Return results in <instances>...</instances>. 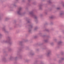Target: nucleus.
Returning <instances> with one entry per match:
<instances>
[{"mask_svg":"<svg viewBox=\"0 0 64 64\" xmlns=\"http://www.w3.org/2000/svg\"><path fill=\"white\" fill-rule=\"evenodd\" d=\"M3 42L4 43H8L10 45H11L12 44L13 41L12 40V38L10 36H8L7 40H3Z\"/></svg>","mask_w":64,"mask_h":64,"instance_id":"f257e3e1","label":"nucleus"},{"mask_svg":"<svg viewBox=\"0 0 64 64\" xmlns=\"http://www.w3.org/2000/svg\"><path fill=\"white\" fill-rule=\"evenodd\" d=\"M29 14L31 17L34 18L35 19V21L36 22H37L38 21L37 20V19H38V17L36 16L35 15V14H34L33 12L31 11L30 12Z\"/></svg>","mask_w":64,"mask_h":64,"instance_id":"f03ea898","label":"nucleus"},{"mask_svg":"<svg viewBox=\"0 0 64 64\" xmlns=\"http://www.w3.org/2000/svg\"><path fill=\"white\" fill-rule=\"evenodd\" d=\"M22 10V8L21 7H20L18 9V11H17V14L20 15H22V14L21 12Z\"/></svg>","mask_w":64,"mask_h":64,"instance_id":"7ed1b4c3","label":"nucleus"},{"mask_svg":"<svg viewBox=\"0 0 64 64\" xmlns=\"http://www.w3.org/2000/svg\"><path fill=\"white\" fill-rule=\"evenodd\" d=\"M51 53V51L50 50H48V52L46 54V56L48 57Z\"/></svg>","mask_w":64,"mask_h":64,"instance_id":"20e7f679","label":"nucleus"},{"mask_svg":"<svg viewBox=\"0 0 64 64\" xmlns=\"http://www.w3.org/2000/svg\"><path fill=\"white\" fill-rule=\"evenodd\" d=\"M1 60L2 62H5L7 61V60H6V58L5 57H2V58Z\"/></svg>","mask_w":64,"mask_h":64,"instance_id":"39448f33","label":"nucleus"},{"mask_svg":"<svg viewBox=\"0 0 64 64\" xmlns=\"http://www.w3.org/2000/svg\"><path fill=\"white\" fill-rule=\"evenodd\" d=\"M64 15V11H61L60 13V14L59 16L62 17L63 15Z\"/></svg>","mask_w":64,"mask_h":64,"instance_id":"423d86ee","label":"nucleus"},{"mask_svg":"<svg viewBox=\"0 0 64 64\" xmlns=\"http://www.w3.org/2000/svg\"><path fill=\"white\" fill-rule=\"evenodd\" d=\"M22 43H23V42L22 41L20 42H18V44L19 45H20L21 46H23L24 45L22 44Z\"/></svg>","mask_w":64,"mask_h":64,"instance_id":"0eeeda50","label":"nucleus"},{"mask_svg":"<svg viewBox=\"0 0 64 64\" xmlns=\"http://www.w3.org/2000/svg\"><path fill=\"white\" fill-rule=\"evenodd\" d=\"M2 29L3 31H4L6 33H8V32L5 29V27H4L2 28Z\"/></svg>","mask_w":64,"mask_h":64,"instance_id":"6e6552de","label":"nucleus"},{"mask_svg":"<svg viewBox=\"0 0 64 64\" xmlns=\"http://www.w3.org/2000/svg\"><path fill=\"white\" fill-rule=\"evenodd\" d=\"M62 43H63L62 41H60L58 42V45H61Z\"/></svg>","mask_w":64,"mask_h":64,"instance_id":"1a4fd4ad","label":"nucleus"},{"mask_svg":"<svg viewBox=\"0 0 64 64\" xmlns=\"http://www.w3.org/2000/svg\"><path fill=\"white\" fill-rule=\"evenodd\" d=\"M39 9L40 10H42V4H40L39 5Z\"/></svg>","mask_w":64,"mask_h":64,"instance_id":"9d476101","label":"nucleus"},{"mask_svg":"<svg viewBox=\"0 0 64 64\" xmlns=\"http://www.w3.org/2000/svg\"><path fill=\"white\" fill-rule=\"evenodd\" d=\"M44 42H45L46 43H47V42H48V38H47L45 40H44Z\"/></svg>","mask_w":64,"mask_h":64,"instance_id":"9b49d317","label":"nucleus"},{"mask_svg":"<svg viewBox=\"0 0 64 64\" xmlns=\"http://www.w3.org/2000/svg\"><path fill=\"white\" fill-rule=\"evenodd\" d=\"M62 62V61L60 59L58 61V63H61Z\"/></svg>","mask_w":64,"mask_h":64,"instance_id":"f8f14e48","label":"nucleus"},{"mask_svg":"<svg viewBox=\"0 0 64 64\" xmlns=\"http://www.w3.org/2000/svg\"><path fill=\"white\" fill-rule=\"evenodd\" d=\"M30 55H31V56H33V55H34V53L33 52H30Z\"/></svg>","mask_w":64,"mask_h":64,"instance_id":"ddd939ff","label":"nucleus"},{"mask_svg":"<svg viewBox=\"0 0 64 64\" xmlns=\"http://www.w3.org/2000/svg\"><path fill=\"white\" fill-rule=\"evenodd\" d=\"M12 58H13V56H11L10 57V58H9V60H12Z\"/></svg>","mask_w":64,"mask_h":64,"instance_id":"4468645a","label":"nucleus"},{"mask_svg":"<svg viewBox=\"0 0 64 64\" xmlns=\"http://www.w3.org/2000/svg\"><path fill=\"white\" fill-rule=\"evenodd\" d=\"M29 26L31 28L33 27V24H31Z\"/></svg>","mask_w":64,"mask_h":64,"instance_id":"2eb2a0df","label":"nucleus"},{"mask_svg":"<svg viewBox=\"0 0 64 64\" xmlns=\"http://www.w3.org/2000/svg\"><path fill=\"white\" fill-rule=\"evenodd\" d=\"M38 29V27H37L36 26L35 27L34 29V31H36V30H37Z\"/></svg>","mask_w":64,"mask_h":64,"instance_id":"dca6fc26","label":"nucleus"},{"mask_svg":"<svg viewBox=\"0 0 64 64\" xmlns=\"http://www.w3.org/2000/svg\"><path fill=\"white\" fill-rule=\"evenodd\" d=\"M28 32L29 33H31V30L30 29V28H29Z\"/></svg>","mask_w":64,"mask_h":64,"instance_id":"f3484780","label":"nucleus"},{"mask_svg":"<svg viewBox=\"0 0 64 64\" xmlns=\"http://www.w3.org/2000/svg\"><path fill=\"white\" fill-rule=\"evenodd\" d=\"M2 19V15H0V20H1Z\"/></svg>","mask_w":64,"mask_h":64,"instance_id":"a211bd4d","label":"nucleus"},{"mask_svg":"<svg viewBox=\"0 0 64 64\" xmlns=\"http://www.w3.org/2000/svg\"><path fill=\"white\" fill-rule=\"evenodd\" d=\"M28 23H31V21H30V20H28Z\"/></svg>","mask_w":64,"mask_h":64,"instance_id":"6ab92c4d","label":"nucleus"},{"mask_svg":"<svg viewBox=\"0 0 64 64\" xmlns=\"http://www.w3.org/2000/svg\"><path fill=\"white\" fill-rule=\"evenodd\" d=\"M54 16H52L50 17V19H53L54 18Z\"/></svg>","mask_w":64,"mask_h":64,"instance_id":"aec40b11","label":"nucleus"},{"mask_svg":"<svg viewBox=\"0 0 64 64\" xmlns=\"http://www.w3.org/2000/svg\"><path fill=\"white\" fill-rule=\"evenodd\" d=\"M8 51H11V48H9L8 49Z\"/></svg>","mask_w":64,"mask_h":64,"instance_id":"412c9836","label":"nucleus"},{"mask_svg":"<svg viewBox=\"0 0 64 64\" xmlns=\"http://www.w3.org/2000/svg\"><path fill=\"white\" fill-rule=\"evenodd\" d=\"M18 59V57H16L15 58H14V60H16Z\"/></svg>","mask_w":64,"mask_h":64,"instance_id":"4be33fe9","label":"nucleus"},{"mask_svg":"<svg viewBox=\"0 0 64 64\" xmlns=\"http://www.w3.org/2000/svg\"><path fill=\"white\" fill-rule=\"evenodd\" d=\"M61 60H62V61H63V60H64V58H61Z\"/></svg>","mask_w":64,"mask_h":64,"instance_id":"5701e85b","label":"nucleus"},{"mask_svg":"<svg viewBox=\"0 0 64 64\" xmlns=\"http://www.w3.org/2000/svg\"><path fill=\"white\" fill-rule=\"evenodd\" d=\"M48 2L49 3H51V2L50 1V0L49 1H48Z\"/></svg>","mask_w":64,"mask_h":64,"instance_id":"b1692460","label":"nucleus"},{"mask_svg":"<svg viewBox=\"0 0 64 64\" xmlns=\"http://www.w3.org/2000/svg\"><path fill=\"white\" fill-rule=\"evenodd\" d=\"M9 19V18H6L5 19V21H7V20H8Z\"/></svg>","mask_w":64,"mask_h":64,"instance_id":"393cba45","label":"nucleus"},{"mask_svg":"<svg viewBox=\"0 0 64 64\" xmlns=\"http://www.w3.org/2000/svg\"><path fill=\"white\" fill-rule=\"evenodd\" d=\"M17 25V24H14V27H16V26Z\"/></svg>","mask_w":64,"mask_h":64,"instance_id":"a878e982","label":"nucleus"},{"mask_svg":"<svg viewBox=\"0 0 64 64\" xmlns=\"http://www.w3.org/2000/svg\"><path fill=\"white\" fill-rule=\"evenodd\" d=\"M50 44L51 45H53V42H51L50 43Z\"/></svg>","mask_w":64,"mask_h":64,"instance_id":"bb28decb","label":"nucleus"},{"mask_svg":"<svg viewBox=\"0 0 64 64\" xmlns=\"http://www.w3.org/2000/svg\"><path fill=\"white\" fill-rule=\"evenodd\" d=\"M57 10H60V8H57Z\"/></svg>","mask_w":64,"mask_h":64,"instance_id":"cd10ccee","label":"nucleus"},{"mask_svg":"<svg viewBox=\"0 0 64 64\" xmlns=\"http://www.w3.org/2000/svg\"><path fill=\"white\" fill-rule=\"evenodd\" d=\"M57 39L55 38V39H54V41H55V42H56V41H57Z\"/></svg>","mask_w":64,"mask_h":64,"instance_id":"c85d7f7f","label":"nucleus"},{"mask_svg":"<svg viewBox=\"0 0 64 64\" xmlns=\"http://www.w3.org/2000/svg\"><path fill=\"white\" fill-rule=\"evenodd\" d=\"M37 37V36H34V38H36Z\"/></svg>","mask_w":64,"mask_h":64,"instance_id":"c756f323","label":"nucleus"},{"mask_svg":"<svg viewBox=\"0 0 64 64\" xmlns=\"http://www.w3.org/2000/svg\"><path fill=\"white\" fill-rule=\"evenodd\" d=\"M44 64L43 62H41L40 64Z\"/></svg>","mask_w":64,"mask_h":64,"instance_id":"7c9ffc66","label":"nucleus"},{"mask_svg":"<svg viewBox=\"0 0 64 64\" xmlns=\"http://www.w3.org/2000/svg\"><path fill=\"white\" fill-rule=\"evenodd\" d=\"M2 34H0V38H1V37H2Z\"/></svg>","mask_w":64,"mask_h":64,"instance_id":"2f4dec72","label":"nucleus"},{"mask_svg":"<svg viewBox=\"0 0 64 64\" xmlns=\"http://www.w3.org/2000/svg\"><path fill=\"white\" fill-rule=\"evenodd\" d=\"M39 34L40 35V36H41V35L42 34L41 33H40Z\"/></svg>","mask_w":64,"mask_h":64,"instance_id":"473e14b6","label":"nucleus"},{"mask_svg":"<svg viewBox=\"0 0 64 64\" xmlns=\"http://www.w3.org/2000/svg\"><path fill=\"white\" fill-rule=\"evenodd\" d=\"M19 58H20V59H21V56H19Z\"/></svg>","mask_w":64,"mask_h":64,"instance_id":"72a5a7b5","label":"nucleus"},{"mask_svg":"<svg viewBox=\"0 0 64 64\" xmlns=\"http://www.w3.org/2000/svg\"><path fill=\"white\" fill-rule=\"evenodd\" d=\"M46 30V31H49V30Z\"/></svg>","mask_w":64,"mask_h":64,"instance_id":"f704fd0d","label":"nucleus"},{"mask_svg":"<svg viewBox=\"0 0 64 64\" xmlns=\"http://www.w3.org/2000/svg\"><path fill=\"white\" fill-rule=\"evenodd\" d=\"M45 14H47V12H45Z\"/></svg>","mask_w":64,"mask_h":64,"instance_id":"c9c22d12","label":"nucleus"},{"mask_svg":"<svg viewBox=\"0 0 64 64\" xmlns=\"http://www.w3.org/2000/svg\"><path fill=\"white\" fill-rule=\"evenodd\" d=\"M25 1V0H22V2H24Z\"/></svg>","mask_w":64,"mask_h":64,"instance_id":"e433bc0d","label":"nucleus"},{"mask_svg":"<svg viewBox=\"0 0 64 64\" xmlns=\"http://www.w3.org/2000/svg\"><path fill=\"white\" fill-rule=\"evenodd\" d=\"M30 1H31V0H28V2H30Z\"/></svg>","mask_w":64,"mask_h":64,"instance_id":"4c0bfd02","label":"nucleus"},{"mask_svg":"<svg viewBox=\"0 0 64 64\" xmlns=\"http://www.w3.org/2000/svg\"><path fill=\"white\" fill-rule=\"evenodd\" d=\"M46 47L45 48H44V49H46Z\"/></svg>","mask_w":64,"mask_h":64,"instance_id":"58836bf2","label":"nucleus"},{"mask_svg":"<svg viewBox=\"0 0 64 64\" xmlns=\"http://www.w3.org/2000/svg\"><path fill=\"white\" fill-rule=\"evenodd\" d=\"M27 60H25V61H26V62H27Z\"/></svg>","mask_w":64,"mask_h":64,"instance_id":"ea45409f","label":"nucleus"},{"mask_svg":"<svg viewBox=\"0 0 64 64\" xmlns=\"http://www.w3.org/2000/svg\"><path fill=\"white\" fill-rule=\"evenodd\" d=\"M14 6H15V7H16V5H14Z\"/></svg>","mask_w":64,"mask_h":64,"instance_id":"a19ab883","label":"nucleus"},{"mask_svg":"<svg viewBox=\"0 0 64 64\" xmlns=\"http://www.w3.org/2000/svg\"><path fill=\"white\" fill-rule=\"evenodd\" d=\"M57 48H59V47H58V46H57Z\"/></svg>","mask_w":64,"mask_h":64,"instance_id":"79ce46f5","label":"nucleus"},{"mask_svg":"<svg viewBox=\"0 0 64 64\" xmlns=\"http://www.w3.org/2000/svg\"><path fill=\"white\" fill-rule=\"evenodd\" d=\"M36 51H38V50H37Z\"/></svg>","mask_w":64,"mask_h":64,"instance_id":"37998d69","label":"nucleus"},{"mask_svg":"<svg viewBox=\"0 0 64 64\" xmlns=\"http://www.w3.org/2000/svg\"><path fill=\"white\" fill-rule=\"evenodd\" d=\"M40 16H41V15H40Z\"/></svg>","mask_w":64,"mask_h":64,"instance_id":"c03bdc74","label":"nucleus"},{"mask_svg":"<svg viewBox=\"0 0 64 64\" xmlns=\"http://www.w3.org/2000/svg\"><path fill=\"white\" fill-rule=\"evenodd\" d=\"M62 54H63V53H62Z\"/></svg>","mask_w":64,"mask_h":64,"instance_id":"a18cd8bd","label":"nucleus"},{"mask_svg":"<svg viewBox=\"0 0 64 64\" xmlns=\"http://www.w3.org/2000/svg\"><path fill=\"white\" fill-rule=\"evenodd\" d=\"M18 1V0H16V1Z\"/></svg>","mask_w":64,"mask_h":64,"instance_id":"49530a36","label":"nucleus"},{"mask_svg":"<svg viewBox=\"0 0 64 64\" xmlns=\"http://www.w3.org/2000/svg\"><path fill=\"white\" fill-rule=\"evenodd\" d=\"M50 11H51V10H50Z\"/></svg>","mask_w":64,"mask_h":64,"instance_id":"de8ad7c7","label":"nucleus"},{"mask_svg":"<svg viewBox=\"0 0 64 64\" xmlns=\"http://www.w3.org/2000/svg\"><path fill=\"white\" fill-rule=\"evenodd\" d=\"M63 33H64V32Z\"/></svg>","mask_w":64,"mask_h":64,"instance_id":"09e8293b","label":"nucleus"}]
</instances>
